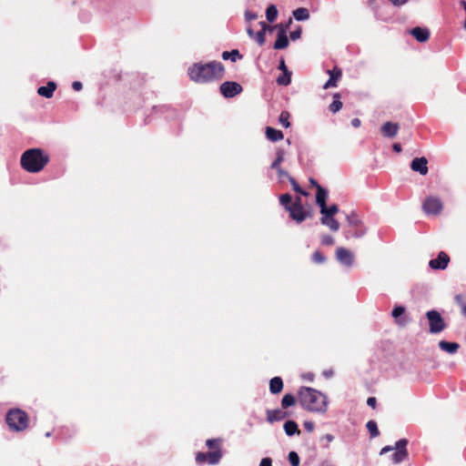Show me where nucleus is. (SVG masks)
I'll use <instances>...</instances> for the list:
<instances>
[{
    "label": "nucleus",
    "instance_id": "f257e3e1",
    "mask_svg": "<svg viewBox=\"0 0 466 466\" xmlns=\"http://www.w3.org/2000/svg\"><path fill=\"white\" fill-rule=\"evenodd\" d=\"M187 74L195 83L208 84L216 82L224 77L225 66L218 61L208 63H195L187 69Z\"/></svg>",
    "mask_w": 466,
    "mask_h": 466
},
{
    "label": "nucleus",
    "instance_id": "f03ea898",
    "mask_svg": "<svg viewBox=\"0 0 466 466\" xmlns=\"http://www.w3.org/2000/svg\"><path fill=\"white\" fill-rule=\"evenodd\" d=\"M299 401L301 407L309 411L324 413L327 410V397L312 388L301 387L299 391Z\"/></svg>",
    "mask_w": 466,
    "mask_h": 466
},
{
    "label": "nucleus",
    "instance_id": "7ed1b4c3",
    "mask_svg": "<svg viewBox=\"0 0 466 466\" xmlns=\"http://www.w3.org/2000/svg\"><path fill=\"white\" fill-rule=\"evenodd\" d=\"M50 158L41 148H30L25 150L20 158L23 169L29 173H38L48 164Z\"/></svg>",
    "mask_w": 466,
    "mask_h": 466
},
{
    "label": "nucleus",
    "instance_id": "20e7f679",
    "mask_svg": "<svg viewBox=\"0 0 466 466\" xmlns=\"http://www.w3.org/2000/svg\"><path fill=\"white\" fill-rule=\"evenodd\" d=\"M5 420L9 428L15 431H22L28 426L27 414L19 409L10 410L6 414Z\"/></svg>",
    "mask_w": 466,
    "mask_h": 466
},
{
    "label": "nucleus",
    "instance_id": "39448f33",
    "mask_svg": "<svg viewBox=\"0 0 466 466\" xmlns=\"http://www.w3.org/2000/svg\"><path fill=\"white\" fill-rule=\"evenodd\" d=\"M408 440L407 439H400L398 441L394 446H385L383 447L380 454H385L389 451H395L391 455V462L393 464H398L402 462L408 458V451H407V445H408Z\"/></svg>",
    "mask_w": 466,
    "mask_h": 466
},
{
    "label": "nucleus",
    "instance_id": "423d86ee",
    "mask_svg": "<svg viewBox=\"0 0 466 466\" xmlns=\"http://www.w3.org/2000/svg\"><path fill=\"white\" fill-rule=\"evenodd\" d=\"M426 317L429 322V329L432 334H437L446 329V323L441 313L435 309L426 312Z\"/></svg>",
    "mask_w": 466,
    "mask_h": 466
},
{
    "label": "nucleus",
    "instance_id": "0eeeda50",
    "mask_svg": "<svg viewBox=\"0 0 466 466\" xmlns=\"http://www.w3.org/2000/svg\"><path fill=\"white\" fill-rule=\"evenodd\" d=\"M221 95L226 98H232L243 91L240 84L234 81H226L219 86Z\"/></svg>",
    "mask_w": 466,
    "mask_h": 466
},
{
    "label": "nucleus",
    "instance_id": "6e6552de",
    "mask_svg": "<svg viewBox=\"0 0 466 466\" xmlns=\"http://www.w3.org/2000/svg\"><path fill=\"white\" fill-rule=\"evenodd\" d=\"M442 203L439 198L429 197L422 205L423 211L427 215H439L442 210Z\"/></svg>",
    "mask_w": 466,
    "mask_h": 466
},
{
    "label": "nucleus",
    "instance_id": "1a4fd4ad",
    "mask_svg": "<svg viewBox=\"0 0 466 466\" xmlns=\"http://www.w3.org/2000/svg\"><path fill=\"white\" fill-rule=\"evenodd\" d=\"M287 211L289 217L297 223H301L306 218L312 217L311 211L305 209L303 206H290V208H288Z\"/></svg>",
    "mask_w": 466,
    "mask_h": 466
},
{
    "label": "nucleus",
    "instance_id": "9d476101",
    "mask_svg": "<svg viewBox=\"0 0 466 466\" xmlns=\"http://www.w3.org/2000/svg\"><path fill=\"white\" fill-rule=\"evenodd\" d=\"M366 232L367 228L362 219L355 212H351V237L360 238Z\"/></svg>",
    "mask_w": 466,
    "mask_h": 466
},
{
    "label": "nucleus",
    "instance_id": "9b49d317",
    "mask_svg": "<svg viewBox=\"0 0 466 466\" xmlns=\"http://www.w3.org/2000/svg\"><path fill=\"white\" fill-rule=\"evenodd\" d=\"M450 262V257L444 251H441L438 254V257L434 259H431L429 262V266L432 269H441L443 270L448 267Z\"/></svg>",
    "mask_w": 466,
    "mask_h": 466
},
{
    "label": "nucleus",
    "instance_id": "f8f14e48",
    "mask_svg": "<svg viewBox=\"0 0 466 466\" xmlns=\"http://www.w3.org/2000/svg\"><path fill=\"white\" fill-rule=\"evenodd\" d=\"M410 168L419 172L420 175L425 176L428 173V160L426 157H415L410 163Z\"/></svg>",
    "mask_w": 466,
    "mask_h": 466
},
{
    "label": "nucleus",
    "instance_id": "ddd939ff",
    "mask_svg": "<svg viewBox=\"0 0 466 466\" xmlns=\"http://www.w3.org/2000/svg\"><path fill=\"white\" fill-rule=\"evenodd\" d=\"M289 25L286 26L280 27V30L278 31L277 40L274 43L273 48L279 50L287 48L289 46V39L287 36V28Z\"/></svg>",
    "mask_w": 466,
    "mask_h": 466
},
{
    "label": "nucleus",
    "instance_id": "4468645a",
    "mask_svg": "<svg viewBox=\"0 0 466 466\" xmlns=\"http://www.w3.org/2000/svg\"><path fill=\"white\" fill-rule=\"evenodd\" d=\"M328 74L329 75V79L324 84V89L337 86L338 82L342 76L341 69L339 68L338 66H335L331 70H328Z\"/></svg>",
    "mask_w": 466,
    "mask_h": 466
},
{
    "label": "nucleus",
    "instance_id": "2eb2a0df",
    "mask_svg": "<svg viewBox=\"0 0 466 466\" xmlns=\"http://www.w3.org/2000/svg\"><path fill=\"white\" fill-rule=\"evenodd\" d=\"M410 34L420 43L427 42L430 38V31L426 27L416 26L410 31Z\"/></svg>",
    "mask_w": 466,
    "mask_h": 466
},
{
    "label": "nucleus",
    "instance_id": "dca6fc26",
    "mask_svg": "<svg viewBox=\"0 0 466 466\" xmlns=\"http://www.w3.org/2000/svg\"><path fill=\"white\" fill-rule=\"evenodd\" d=\"M289 416L288 411H283L280 409L268 410H267V420L270 423L274 421H279Z\"/></svg>",
    "mask_w": 466,
    "mask_h": 466
},
{
    "label": "nucleus",
    "instance_id": "f3484780",
    "mask_svg": "<svg viewBox=\"0 0 466 466\" xmlns=\"http://www.w3.org/2000/svg\"><path fill=\"white\" fill-rule=\"evenodd\" d=\"M381 134L386 137H394L399 131V125L397 123L386 122L380 128Z\"/></svg>",
    "mask_w": 466,
    "mask_h": 466
},
{
    "label": "nucleus",
    "instance_id": "a211bd4d",
    "mask_svg": "<svg viewBox=\"0 0 466 466\" xmlns=\"http://www.w3.org/2000/svg\"><path fill=\"white\" fill-rule=\"evenodd\" d=\"M56 89V84L53 81H49L46 86L38 87L37 94L41 96L51 98Z\"/></svg>",
    "mask_w": 466,
    "mask_h": 466
},
{
    "label": "nucleus",
    "instance_id": "6ab92c4d",
    "mask_svg": "<svg viewBox=\"0 0 466 466\" xmlns=\"http://www.w3.org/2000/svg\"><path fill=\"white\" fill-rule=\"evenodd\" d=\"M316 191V204L319 208H324L327 205L329 193L321 186H318V189Z\"/></svg>",
    "mask_w": 466,
    "mask_h": 466
},
{
    "label": "nucleus",
    "instance_id": "aec40b11",
    "mask_svg": "<svg viewBox=\"0 0 466 466\" xmlns=\"http://www.w3.org/2000/svg\"><path fill=\"white\" fill-rule=\"evenodd\" d=\"M320 222L332 231H337L339 228V223L332 216L321 215Z\"/></svg>",
    "mask_w": 466,
    "mask_h": 466
},
{
    "label": "nucleus",
    "instance_id": "412c9836",
    "mask_svg": "<svg viewBox=\"0 0 466 466\" xmlns=\"http://www.w3.org/2000/svg\"><path fill=\"white\" fill-rule=\"evenodd\" d=\"M283 390V380L280 377H274L269 381V390L272 394H278Z\"/></svg>",
    "mask_w": 466,
    "mask_h": 466
},
{
    "label": "nucleus",
    "instance_id": "4be33fe9",
    "mask_svg": "<svg viewBox=\"0 0 466 466\" xmlns=\"http://www.w3.org/2000/svg\"><path fill=\"white\" fill-rule=\"evenodd\" d=\"M266 137L268 140L276 142L283 138V133L280 130L268 127L266 128Z\"/></svg>",
    "mask_w": 466,
    "mask_h": 466
},
{
    "label": "nucleus",
    "instance_id": "5701e85b",
    "mask_svg": "<svg viewBox=\"0 0 466 466\" xmlns=\"http://www.w3.org/2000/svg\"><path fill=\"white\" fill-rule=\"evenodd\" d=\"M439 347L441 350H442L448 353L453 354L458 350V349L460 348V345L456 342H449L446 340H441L439 342Z\"/></svg>",
    "mask_w": 466,
    "mask_h": 466
},
{
    "label": "nucleus",
    "instance_id": "b1692460",
    "mask_svg": "<svg viewBox=\"0 0 466 466\" xmlns=\"http://www.w3.org/2000/svg\"><path fill=\"white\" fill-rule=\"evenodd\" d=\"M260 30L256 34L255 39L259 46H263L266 42L265 35L267 32L268 24L264 21L258 23Z\"/></svg>",
    "mask_w": 466,
    "mask_h": 466
},
{
    "label": "nucleus",
    "instance_id": "393cba45",
    "mask_svg": "<svg viewBox=\"0 0 466 466\" xmlns=\"http://www.w3.org/2000/svg\"><path fill=\"white\" fill-rule=\"evenodd\" d=\"M336 258L346 265L350 264V250L345 248H338L336 250Z\"/></svg>",
    "mask_w": 466,
    "mask_h": 466
},
{
    "label": "nucleus",
    "instance_id": "a878e982",
    "mask_svg": "<svg viewBox=\"0 0 466 466\" xmlns=\"http://www.w3.org/2000/svg\"><path fill=\"white\" fill-rule=\"evenodd\" d=\"M284 431L288 436H292L295 433L299 434L298 424L294 420H288L284 423Z\"/></svg>",
    "mask_w": 466,
    "mask_h": 466
},
{
    "label": "nucleus",
    "instance_id": "bb28decb",
    "mask_svg": "<svg viewBox=\"0 0 466 466\" xmlns=\"http://www.w3.org/2000/svg\"><path fill=\"white\" fill-rule=\"evenodd\" d=\"M224 60L230 59L232 62H236L237 59H241L243 56L239 54L238 50L233 49L231 51H224L221 55Z\"/></svg>",
    "mask_w": 466,
    "mask_h": 466
},
{
    "label": "nucleus",
    "instance_id": "cd10ccee",
    "mask_svg": "<svg viewBox=\"0 0 466 466\" xmlns=\"http://www.w3.org/2000/svg\"><path fill=\"white\" fill-rule=\"evenodd\" d=\"M208 462L211 465L217 464L222 458V451L220 450L207 452Z\"/></svg>",
    "mask_w": 466,
    "mask_h": 466
},
{
    "label": "nucleus",
    "instance_id": "c85d7f7f",
    "mask_svg": "<svg viewBox=\"0 0 466 466\" xmlns=\"http://www.w3.org/2000/svg\"><path fill=\"white\" fill-rule=\"evenodd\" d=\"M405 312V308L403 306H396L394 307L391 315L395 319L396 323L404 326L406 324V321H403L401 319H399V317H400Z\"/></svg>",
    "mask_w": 466,
    "mask_h": 466
},
{
    "label": "nucleus",
    "instance_id": "c756f323",
    "mask_svg": "<svg viewBox=\"0 0 466 466\" xmlns=\"http://www.w3.org/2000/svg\"><path fill=\"white\" fill-rule=\"evenodd\" d=\"M293 16L298 21H303L307 20L309 17V13L307 8L299 7L293 12Z\"/></svg>",
    "mask_w": 466,
    "mask_h": 466
},
{
    "label": "nucleus",
    "instance_id": "7c9ffc66",
    "mask_svg": "<svg viewBox=\"0 0 466 466\" xmlns=\"http://www.w3.org/2000/svg\"><path fill=\"white\" fill-rule=\"evenodd\" d=\"M284 157H285V150L282 149V148H278L277 149V157L276 159L273 161V163L271 164V168L272 169H277L279 167H280V164L283 162L284 160Z\"/></svg>",
    "mask_w": 466,
    "mask_h": 466
},
{
    "label": "nucleus",
    "instance_id": "2f4dec72",
    "mask_svg": "<svg viewBox=\"0 0 466 466\" xmlns=\"http://www.w3.org/2000/svg\"><path fill=\"white\" fill-rule=\"evenodd\" d=\"M277 16H278V9H277L276 5H268L266 10L267 20L269 23H272L276 20Z\"/></svg>",
    "mask_w": 466,
    "mask_h": 466
},
{
    "label": "nucleus",
    "instance_id": "473e14b6",
    "mask_svg": "<svg viewBox=\"0 0 466 466\" xmlns=\"http://www.w3.org/2000/svg\"><path fill=\"white\" fill-rule=\"evenodd\" d=\"M333 98H334V100L329 105V108L332 113H337L338 111H339L341 109L342 102L340 101V96L338 93L334 95Z\"/></svg>",
    "mask_w": 466,
    "mask_h": 466
},
{
    "label": "nucleus",
    "instance_id": "72a5a7b5",
    "mask_svg": "<svg viewBox=\"0 0 466 466\" xmlns=\"http://www.w3.org/2000/svg\"><path fill=\"white\" fill-rule=\"evenodd\" d=\"M296 403V398L290 394H285L281 400V407L282 409H288L290 406H293Z\"/></svg>",
    "mask_w": 466,
    "mask_h": 466
},
{
    "label": "nucleus",
    "instance_id": "f704fd0d",
    "mask_svg": "<svg viewBox=\"0 0 466 466\" xmlns=\"http://www.w3.org/2000/svg\"><path fill=\"white\" fill-rule=\"evenodd\" d=\"M369 432H370V438H375V437H378L380 435V431L378 429V425H377V422L374 421V420H369L367 422V425H366Z\"/></svg>",
    "mask_w": 466,
    "mask_h": 466
},
{
    "label": "nucleus",
    "instance_id": "c9c22d12",
    "mask_svg": "<svg viewBox=\"0 0 466 466\" xmlns=\"http://www.w3.org/2000/svg\"><path fill=\"white\" fill-rule=\"evenodd\" d=\"M339 212V208L337 205H331L328 207L327 205L324 208H320V214L325 216H332L334 217Z\"/></svg>",
    "mask_w": 466,
    "mask_h": 466
},
{
    "label": "nucleus",
    "instance_id": "e433bc0d",
    "mask_svg": "<svg viewBox=\"0 0 466 466\" xmlns=\"http://www.w3.org/2000/svg\"><path fill=\"white\" fill-rule=\"evenodd\" d=\"M279 202L285 208V209L288 210V208H290V206L292 205V198L288 193L280 195Z\"/></svg>",
    "mask_w": 466,
    "mask_h": 466
},
{
    "label": "nucleus",
    "instance_id": "4c0bfd02",
    "mask_svg": "<svg viewBox=\"0 0 466 466\" xmlns=\"http://www.w3.org/2000/svg\"><path fill=\"white\" fill-rule=\"evenodd\" d=\"M291 81V73L287 72L283 73L282 76H279L277 79V83L281 86H288L290 84Z\"/></svg>",
    "mask_w": 466,
    "mask_h": 466
},
{
    "label": "nucleus",
    "instance_id": "58836bf2",
    "mask_svg": "<svg viewBox=\"0 0 466 466\" xmlns=\"http://www.w3.org/2000/svg\"><path fill=\"white\" fill-rule=\"evenodd\" d=\"M289 113L287 111H282L279 115V121L286 128L290 127V123H289Z\"/></svg>",
    "mask_w": 466,
    "mask_h": 466
},
{
    "label": "nucleus",
    "instance_id": "ea45409f",
    "mask_svg": "<svg viewBox=\"0 0 466 466\" xmlns=\"http://www.w3.org/2000/svg\"><path fill=\"white\" fill-rule=\"evenodd\" d=\"M289 180L294 191H296L303 196H308V192H306L304 189H302L300 187V186L297 183V181L292 177H289Z\"/></svg>",
    "mask_w": 466,
    "mask_h": 466
},
{
    "label": "nucleus",
    "instance_id": "a19ab883",
    "mask_svg": "<svg viewBox=\"0 0 466 466\" xmlns=\"http://www.w3.org/2000/svg\"><path fill=\"white\" fill-rule=\"evenodd\" d=\"M220 441H221V440H219V439H208L206 441V445L208 449L217 451V450H220L219 449Z\"/></svg>",
    "mask_w": 466,
    "mask_h": 466
},
{
    "label": "nucleus",
    "instance_id": "79ce46f5",
    "mask_svg": "<svg viewBox=\"0 0 466 466\" xmlns=\"http://www.w3.org/2000/svg\"><path fill=\"white\" fill-rule=\"evenodd\" d=\"M454 299H455V302L461 306V314L463 316H466V303H464V298L461 294H457L455 297H454Z\"/></svg>",
    "mask_w": 466,
    "mask_h": 466
},
{
    "label": "nucleus",
    "instance_id": "37998d69",
    "mask_svg": "<svg viewBox=\"0 0 466 466\" xmlns=\"http://www.w3.org/2000/svg\"><path fill=\"white\" fill-rule=\"evenodd\" d=\"M289 461L291 466H299V457L296 451H290L289 453Z\"/></svg>",
    "mask_w": 466,
    "mask_h": 466
},
{
    "label": "nucleus",
    "instance_id": "c03bdc74",
    "mask_svg": "<svg viewBox=\"0 0 466 466\" xmlns=\"http://www.w3.org/2000/svg\"><path fill=\"white\" fill-rule=\"evenodd\" d=\"M312 260L315 263L321 264V263H324L326 261V258H325V256L320 251L316 250L312 254Z\"/></svg>",
    "mask_w": 466,
    "mask_h": 466
},
{
    "label": "nucleus",
    "instance_id": "a18cd8bd",
    "mask_svg": "<svg viewBox=\"0 0 466 466\" xmlns=\"http://www.w3.org/2000/svg\"><path fill=\"white\" fill-rule=\"evenodd\" d=\"M335 243L334 238L329 235H323L321 237V244L324 246H332Z\"/></svg>",
    "mask_w": 466,
    "mask_h": 466
},
{
    "label": "nucleus",
    "instance_id": "49530a36",
    "mask_svg": "<svg viewBox=\"0 0 466 466\" xmlns=\"http://www.w3.org/2000/svg\"><path fill=\"white\" fill-rule=\"evenodd\" d=\"M196 461L198 463V464H203L205 462H208V456H207V452H198L196 454Z\"/></svg>",
    "mask_w": 466,
    "mask_h": 466
},
{
    "label": "nucleus",
    "instance_id": "de8ad7c7",
    "mask_svg": "<svg viewBox=\"0 0 466 466\" xmlns=\"http://www.w3.org/2000/svg\"><path fill=\"white\" fill-rule=\"evenodd\" d=\"M301 34H302L301 27H299L298 29H296L290 33V38L292 40H297V39L300 38Z\"/></svg>",
    "mask_w": 466,
    "mask_h": 466
},
{
    "label": "nucleus",
    "instance_id": "09e8293b",
    "mask_svg": "<svg viewBox=\"0 0 466 466\" xmlns=\"http://www.w3.org/2000/svg\"><path fill=\"white\" fill-rule=\"evenodd\" d=\"M245 17H246V20L248 22H249V21H252V20H256L258 18V15L255 14V13H251V12L247 11L246 14H245Z\"/></svg>",
    "mask_w": 466,
    "mask_h": 466
},
{
    "label": "nucleus",
    "instance_id": "8fccbe9b",
    "mask_svg": "<svg viewBox=\"0 0 466 466\" xmlns=\"http://www.w3.org/2000/svg\"><path fill=\"white\" fill-rule=\"evenodd\" d=\"M303 427L307 431L311 432L313 431L315 425L312 421H305L303 423Z\"/></svg>",
    "mask_w": 466,
    "mask_h": 466
},
{
    "label": "nucleus",
    "instance_id": "3c124183",
    "mask_svg": "<svg viewBox=\"0 0 466 466\" xmlns=\"http://www.w3.org/2000/svg\"><path fill=\"white\" fill-rule=\"evenodd\" d=\"M259 466H272V461L270 458H263L260 461Z\"/></svg>",
    "mask_w": 466,
    "mask_h": 466
},
{
    "label": "nucleus",
    "instance_id": "603ef678",
    "mask_svg": "<svg viewBox=\"0 0 466 466\" xmlns=\"http://www.w3.org/2000/svg\"><path fill=\"white\" fill-rule=\"evenodd\" d=\"M284 25L282 24H278V25H268V27H267V32H272L274 31L275 29H278L280 30V27H283Z\"/></svg>",
    "mask_w": 466,
    "mask_h": 466
},
{
    "label": "nucleus",
    "instance_id": "864d4df0",
    "mask_svg": "<svg viewBox=\"0 0 466 466\" xmlns=\"http://www.w3.org/2000/svg\"><path fill=\"white\" fill-rule=\"evenodd\" d=\"M276 170L278 171V174H279V177H288V178H289V177H290V176L289 175V173H288L286 170H284L283 168H281V167H279V168H277Z\"/></svg>",
    "mask_w": 466,
    "mask_h": 466
},
{
    "label": "nucleus",
    "instance_id": "5fc2aeb1",
    "mask_svg": "<svg viewBox=\"0 0 466 466\" xmlns=\"http://www.w3.org/2000/svg\"><path fill=\"white\" fill-rule=\"evenodd\" d=\"M376 403H377V400L375 397H370L368 398L367 400V404L371 407V408H375L376 407Z\"/></svg>",
    "mask_w": 466,
    "mask_h": 466
},
{
    "label": "nucleus",
    "instance_id": "6e6d98bb",
    "mask_svg": "<svg viewBox=\"0 0 466 466\" xmlns=\"http://www.w3.org/2000/svg\"><path fill=\"white\" fill-rule=\"evenodd\" d=\"M279 69L282 70V71H283V73L289 72V71L288 70V67H287V66H286V64H285L284 59H281V60H280V63H279Z\"/></svg>",
    "mask_w": 466,
    "mask_h": 466
},
{
    "label": "nucleus",
    "instance_id": "4d7b16f0",
    "mask_svg": "<svg viewBox=\"0 0 466 466\" xmlns=\"http://www.w3.org/2000/svg\"><path fill=\"white\" fill-rule=\"evenodd\" d=\"M72 87H73L74 90L79 91V90L82 89V83L78 82V81H75L72 84Z\"/></svg>",
    "mask_w": 466,
    "mask_h": 466
},
{
    "label": "nucleus",
    "instance_id": "13d9d810",
    "mask_svg": "<svg viewBox=\"0 0 466 466\" xmlns=\"http://www.w3.org/2000/svg\"><path fill=\"white\" fill-rule=\"evenodd\" d=\"M409 0H390L393 5L400 6L406 4Z\"/></svg>",
    "mask_w": 466,
    "mask_h": 466
},
{
    "label": "nucleus",
    "instance_id": "bf43d9fd",
    "mask_svg": "<svg viewBox=\"0 0 466 466\" xmlns=\"http://www.w3.org/2000/svg\"><path fill=\"white\" fill-rule=\"evenodd\" d=\"M291 206H303L302 205L301 198L300 197H296L294 201H292V205Z\"/></svg>",
    "mask_w": 466,
    "mask_h": 466
},
{
    "label": "nucleus",
    "instance_id": "052dcab7",
    "mask_svg": "<svg viewBox=\"0 0 466 466\" xmlns=\"http://www.w3.org/2000/svg\"><path fill=\"white\" fill-rule=\"evenodd\" d=\"M351 125L355 127H360L361 125V122L359 118H354L351 120Z\"/></svg>",
    "mask_w": 466,
    "mask_h": 466
},
{
    "label": "nucleus",
    "instance_id": "680f3d73",
    "mask_svg": "<svg viewBox=\"0 0 466 466\" xmlns=\"http://www.w3.org/2000/svg\"><path fill=\"white\" fill-rule=\"evenodd\" d=\"M392 148H393V150H394L395 152H397V153H400V152H401V150H402L401 146H400V144H399V143H395V144H393Z\"/></svg>",
    "mask_w": 466,
    "mask_h": 466
},
{
    "label": "nucleus",
    "instance_id": "e2e57ef3",
    "mask_svg": "<svg viewBox=\"0 0 466 466\" xmlns=\"http://www.w3.org/2000/svg\"><path fill=\"white\" fill-rule=\"evenodd\" d=\"M309 183L316 188V190L318 189V186H320L314 178H309Z\"/></svg>",
    "mask_w": 466,
    "mask_h": 466
},
{
    "label": "nucleus",
    "instance_id": "0e129e2a",
    "mask_svg": "<svg viewBox=\"0 0 466 466\" xmlns=\"http://www.w3.org/2000/svg\"><path fill=\"white\" fill-rule=\"evenodd\" d=\"M247 33H248V36L251 37V38H254L255 35H256L254 31H253V29L251 27H248L247 28Z\"/></svg>",
    "mask_w": 466,
    "mask_h": 466
},
{
    "label": "nucleus",
    "instance_id": "69168bd1",
    "mask_svg": "<svg viewBox=\"0 0 466 466\" xmlns=\"http://www.w3.org/2000/svg\"><path fill=\"white\" fill-rule=\"evenodd\" d=\"M304 377L307 378L309 380H313V375L312 374L305 375Z\"/></svg>",
    "mask_w": 466,
    "mask_h": 466
}]
</instances>
